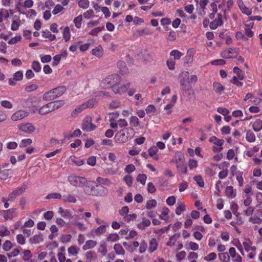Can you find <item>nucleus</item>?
Segmentation results:
<instances>
[{"mask_svg":"<svg viewBox=\"0 0 262 262\" xmlns=\"http://www.w3.org/2000/svg\"><path fill=\"white\" fill-rule=\"evenodd\" d=\"M79 250V248L76 246H71L68 249V251L69 254L73 256L77 255Z\"/></svg>","mask_w":262,"mask_h":262,"instance_id":"32","label":"nucleus"},{"mask_svg":"<svg viewBox=\"0 0 262 262\" xmlns=\"http://www.w3.org/2000/svg\"><path fill=\"white\" fill-rule=\"evenodd\" d=\"M42 37L48 38L50 41H53L56 39L55 35L52 34L49 30H45L42 31Z\"/></svg>","mask_w":262,"mask_h":262,"instance_id":"20","label":"nucleus"},{"mask_svg":"<svg viewBox=\"0 0 262 262\" xmlns=\"http://www.w3.org/2000/svg\"><path fill=\"white\" fill-rule=\"evenodd\" d=\"M90 2L88 0H79L78 5L82 9H87L89 7Z\"/></svg>","mask_w":262,"mask_h":262,"instance_id":"46","label":"nucleus"},{"mask_svg":"<svg viewBox=\"0 0 262 262\" xmlns=\"http://www.w3.org/2000/svg\"><path fill=\"white\" fill-rule=\"evenodd\" d=\"M47 107V104L40 107L38 110L39 114L41 115H45L49 113Z\"/></svg>","mask_w":262,"mask_h":262,"instance_id":"56","label":"nucleus"},{"mask_svg":"<svg viewBox=\"0 0 262 262\" xmlns=\"http://www.w3.org/2000/svg\"><path fill=\"white\" fill-rule=\"evenodd\" d=\"M18 128L25 133H32L35 130V127L30 123L21 124L18 126Z\"/></svg>","mask_w":262,"mask_h":262,"instance_id":"10","label":"nucleus"},{"mask_svg":"<svg viewBox=\"0 0 262 262\" xmlns=\"http://www.w3.org/2000/svg\"><path fill=\"white\" fill-rule=\"evenodd\" d=\"M180 235L174 234L171 237L169 238L168 241L166 243V245L169 247H172L174 245L176 242H177V239L179 238Z\"/></svg>","mask_w":262,"mask_h":262,"instance_id":"21","label":"nucleus"},{"mask_svg":"<svg viewBox=\"0 0 262 262\" xmlns=\"http://www.w3.org/2000/svg\"><path fill=\"white\" fill-rule=\"evenodd\" d=\"M27 188V185L26 184H24L21 187L15 189L13 192L15 194L16 196L20 195L25 191Z\"/></svg>","mask_w":262,"mask_h":262,"instance_id":"36","label":"nucleus"},{"mask_svg":"<svg viewBox=\"0 0 262 262\" xmlns=\"http://www.w3.org/2000/svg\"><path fill=\"white\" fill-rule=\"evenodd\" d=\"M82 16L81 15L78 16L77 17H75L74 19V23L75 24V26L77 28H80L81 25V21H82Z\"/></svg>","mask_w":262,"mask_h":262,"instance_id":"57","label":"nucleus"},{"mask_svg":"<svg viewBox=\"0 0 262 262\" xmlns=\"http://www.w3.org/2000/svg\"><path fill=\"white\" fill-rule=\"evenodd\" d=\"M71 234H62L60 237V242L62 243H67L71 241Z\"/></svg>","mask_w":262,"mask_h":262,"instance_id":"47","label":"nucleus"},{"mask_svg":"<svg viewBox=\"0 0 262 262\" xmlns=\"http://www.w3.org/2000/svg\"><path fill=\"white\" fill-rule=\"evenodd\" d=\"M129 82L124 84L120 86H119L118 84H117L116 86H114L113 91L115 94L121 95L126 92V91L129 88Z\"/></svg>","mask_w":262,"mask_h":262,"instance_id":"7","label":"nucleus"},{"mask_svg":"<svg viewBox=\"0 0 262 262\" xmlns=\"http://www.w3.org/2000/svg\"><path fill=\"white\" fill-rule=\"evenodd\" d=\"M238 6L240 8V10L243 13L247 15H249L251 14V10L249 9L248 8L246 7L243 3H241V4H239Z\"/></svg>","mask_w":262,"mask_h":262,"instance_id":"34","label":"nucleus"},{"mask_svg":"<svg viewBox=\"0 0 262 262\" xmlns=\"http://www.w3.org/2000/svg\"><path fill=\"white\" fill-rule=\"evenodd\" d=\"M130 124L134 126L137 127L139 125V119L136 116H132L129 119Z\"/></svg>","mask_w":262,"mask_h":262,"instance_id":"44","label":"nucleus"},{"mask_svg":"<svg viewBox=\"0 0 262 262\" xmlns=\"http://www.w3.org/2000/svg\"><path fill=\"white\" fill-rule=\"evenodd\" d=\"M233 72L237 75L238 79L243 80L244 78L242 71L237 67L233 68Z\"/></svg>","mask_w":262,"mask_h":262,"instance_id":"42","label":"nucleus"},{"mask_svg":"<svg viewBox=\"0 0 262 262\" xmlns=\"http://www.w3.org/2000/svg\"><path fill=\"white\" fill-rule=\"evenodd\" d=\"M40 57L41 59V61L42 63L49 62L52 59V57H51V55H40Z\"/></svg>","mask_w":262,"mask_h":262,"instance_id":"62","label":"nucleus"},{"mask_svg":"<svg viewBox=\"0 0 262 262\" xmlns=\"http://www.w3.org/2000/svg\"><path fill=\"white\" fill-rule=\"evenodd\" d=\"M158 151L157 147L155 146H153L149 148L148 152L150 157H154L155 156Z\"/></svg>","mask_w":262,"mask_h":262,"instance_id":"59","label":"nucleus"},{"mask_svg":"<svg viewBox=\"0 0 262 262\" xmlns=\"http://www.w3.org/2000/svg\"><path fill=\"white\" fill-rule=\"evenodd\" d=\"M13 78L16 81H20L23 78V73L21 71H18L13 75Z\"/></svg>","mask_w":262,"mask_h":262,"instance_id":"58","label":"nucleus"},{"mask_svg":"<svg viewBox=\"0 0 262 262\" xmlns=\"http://www.w3.org/2000/svg\"><path fill=\"white\" fill-rule=\"evenodd\" d=\"M43 236L41 233L38 232L31 237L29 239V242L31 244H38L43 242Z\"/></svg>","mask_w":262,"mask_h":262,"instance_id":"13","label":"nucleus"},{"mask_svg":"<svg viewBox=\"0 0 262 262\" xmlns=\"http://www.w3.org/2000/svg\"><path fill=\"white\" fill-rule=\"evenodd\" d=\"M12 247V243L9 241H6L3 244V249L6 251H9Z\"/></svg>","mask_w":262,"mask_h":262,"instance_id":"63","label":"nucleus"},{"mask_svg":"<svg viewBox=\"0 0 262 262\" xmlns=\"http://www.w3.org/2000/svg\"><path fill=\"white\" fill-rule=\"evenodd\" d=\"M29 115V113L24 110H19L14 113L11 119L13 121H18L21 120Z\"/></svg>","mask_w":262,"mask_h":262,"instance_id":"9","label":"nucleus"},{"mask_svg":"<svg viewBox=\"0 0 262 262\" xmlns=\"http://www.w3.org/2000/svg\"><path fill=\"white\" fill-rule=\"evenodd\" d=\"M104 29V27H97L96 28L93 29L89 33V35H91L93 36H97L98 33L101 31L102 30Z\"/></svg>","mask_w":262,"mask_h":262,"instance_id":"54","label":"nucleus"},{"mask_svg":"<svg viewBox=\"0 0 262 262\" xmlns=\"http://www.w3.org/2000/svg\"><path fill=\"white\" fill-rule=\"evenodd\" d=\"M223 24L222 20V15L221 13L217 14V17L210 24V28L211 29L215 30L219 26H221Z\"/></svg>","mask_w":262,"mask_h":262,"instance_id":"11","label":"nucleus"},{"mask_svg":"<svg viewBox=\"0 0 262 262\" xmlns=\"http://www.w3.org/2000/svg\"><path fill=\"white\" fill-rule=\"evenodd\" d=\"M16 209L12 208L7 210L4 211V217L6 220L11 219L14 216L15 213Z\"/></svg>","mask_w":262,"mask_h":262,"instance_id":"16","label":"nucleus"},{"mask_svg":"<svg viewBox=\"0 0 262 262\" xmlns=\"http://www.w3.org/2000/svg\"><path fill=\"white\" fill-rule=\"evenodd\" d=\"M114 249L117 255H124L125 254V250L119 244H115L114 246Z\"/></svg>","mask_w":262,"mask_h":262,"instance_id":"23","label":"nucleus"},{"mask_svg":"<svg viewBox=\"0 0 262 262\" xmlns=\"http://www.w3.org/2000/svg\"><path fill=\"white\" fill-rule=\"evenodd\" d=\"M253 129L255 132H258L262 128V121L259 119H256L253 123Z\"/></svg>","mask_w":262,"mask_h":262,"instance_id":"25","label":"nucleus"},{"mask_svg":"<svg viewBox=\"0 0 262 262\" xmlns=\"http://www.w3.org/2000/svg\"><path fill=\"white\" fill-rule=\"evenodd\" d=\"M82 129L86 132H91L96 129V126L92 123V118L89 116L86 117L82 123Z\"/></svg>","mask_w":262,"mask_h":262,"instance_id":"5","label":"nucleus"},{"mask_svg":"<svg viewBox=\"0 0 262 262\" xmlns=\"http://www.w3.org/2000/svg\"><path fill=\"white\" fill-rule=\"evenodd\" d=\"M70 160L77 166H81L83 164V160L79 159L75 156H71Z\"/></svg>","mask_w":262,"mask_h":262,"instance_id":"53","label":"nucleus"},{"mask_svg":"<svg viewBox=\"0 0 262 262\" xmlns=\"http://www.w3.org/2000/svg\"><path fill=\"white\" fill-rule=\"evenodd\" d=\"M85 106L83 103L77 106L75 110L71 113V116L73 118L76 117L79 114L85 110Z\"/></svg>","mask_w":262,"mask_h":262,"instance_id":"17","label":"nucleus"},{"mask_svg":"<svg viewBox=\"0 0 262 262\" xmlns=\"http://www.w3.org/2000/svg\"><path fill=\"white\" fill-rule=\"evenodd\" d=\"M51 103L53 104V109L54 111L55 110H57L62 106H63L64 104V101L63 100H58V101H55L51 102Z\"/></svg>","mask_w":262,"mask_h":262,"instance_id":"38","label":"nucleus"},{"mask_svg":"<svg viewBox=\"0 0 262 262\" xmlns=\"http://www.w3.org/2000/svg\"><path fill=\"white\" fill-rule=\"evenodd\" d=\"M71 34L70 32V28L69 27H66L64 28L63 31V37L65 41H68L70 40Z\"/></svg>","mask_w":262,"mask_h":262,"instance_id":"31","label":"nucleus"},{"mask_svg":"<svg viewBox=\"0 0 262 262\" xmlns=\"http://www.w3.org/2000/svg\"><path fill=\"white\" fill-rule=\"evenodd\" d=\"M190 169H192L198 166L197 161L194 159H190L188 163Z\"/></svg>","mask_w":262,"mask_h":262,"instance_id":"61","label":"nucleus"},{"mask_svg":"<svg viewBox=\"0 0 262 262\" xmlns=\"http://www.w3.org/2000/svg\"><path fill=\"white\" fill-rule=\"evenodd\" d=\"M147 177L145 174H139L137 177V181L144 185L146 182Z\"/></svg>","mask_w":262,"mask_h":262,"instance_id":"51","label":"nucleus"},{"mask_svg":"<svg viewBox=\"0 0 262 262\" xmlns=\"http://www.w3.org/2000/svg\"><path fill=\"white\" fill-rule=\"evenodd\" d=\"M97 182L99 183L100 185H108L111 184L110 180L106 178H103L101 177H98L96 179Z\"/></svg>","mask_w":262,"mask_h":262,"instance_id":"40","label":"nucleus"},{"mask_svg":"<svg viewBox=\"0 0 262 262\" xmlns=\"http://www.w3.org/2000/svg\"><path fill=\"white\" fill-rule=\"evenodd\" d=\"M64 86H58L45 93L43 95V99L46 101L53 100L62 95L66 92Z\"/></svg>","mask_w":262,"mask_h":262,"instance_id":"1","label":"nucleus"},{"mask_svg":"<svg viewBox=\"0 0 262 262\" xmlns=\"http://www.w3.org/2000/svg\"><path fill=\"white\" fill-rule=\"evenodd\" d=\"M117 136L119 137L118 139L119 142H125L128 140V136L126 134L125 130H121Z\"/></svg>","mask_w":262,"mask_h":262,"instance_id":"22","label":"nucleus"},{"mask_svg":"<svg viewBox=\"0 0 262 262\" xmlns=\"http://www.w3.org/2000/svg\"><path fill=\"white\" fill-rule=\"evenodd\" d=\"M175 164L177 171L179 174L187 173V167L185 163L184 157L180 151H177L175 153Z\"/></svg>","mask_w":262,"mask_h":262,"instance_id":"2","label":"nucleus"},{"mask_svg":"<svg viewBox=\"0 0 262 262\" xmlns=\"http://www.w3.org/2000/svg\"><path fill=\"white\" fill-rule=\"evenodd\" d=\"M249 221L253 224H260L262 223V219L259 217H250Z\"/></svg>","mask_w":262,"mask_h":262,"instance_id":"60","label":"nucleus"},{"mask_svg":"<svg viewBox=\"0 0 262 262\" xmlns=\"http://www.w3.org/2000/svg\"><path fill=\"white\" fill-rule=\"evenodd\" d=\"M107 189L101 185H96L94 196H105L107 194Z\"/></svg>","mask_w":262,"mask_h":262,"instance_id":"12","label":"nucleus"},{"mask_svg":"<svg viewBox=\"0 0 262 262\" xmlns=\"http://www.w3.org/2000/svg\"><path fill=\"white\" fill-rule=\"evenodd\" d=\"M157 203L155 200L152 199L147 201L145 207L147 209L149 210L153 208H155Z\"/></svg>","mask_w":262,"mask_h":262,"instance_id":"35","label":"nucleus"},{"mask_svg":"<svg viewBox=\"0 0 262 262\" xmlns=\"http://www.w3.org/2000/svg\"><path fill=\"white\" fill-rule=\"evenodd\" d=\"M97 245V242L93 240H88L86 242L85 244L83 246L82 249L85 251L88 249H92Z\"/></svg>","mask_w":262,"mask_h":262,"instance_id":"18","label":"nucleus"},{"mask_svg":"<svg viewBox=\"0 0 262 262\" xmlns=\"http://www.w3.org/2000/svg\"><path fill=\"white\" fill-rule=\"evenodd\" d=\"M97 104V101L96 99H92L89 100L86 102L84 103L83 104L85 106V108H92Z\"/></svg>","mask_w":262,"mask_h":262,"instance_id":"33","label":"nucleus"},{"mask_svg":"<svg viewBox=\"0 0 262 262\" xmlns=\"http://www.w3.org/2000/svg\"><path fill=\"white\" fill-rule=\"evenodd\" d=\"M92 53L93 55L99 57L102 55V48L100 46H98L96 48L94 49L92 51Z\"/></svg>","mask_w":262,"mask_h":262,"instance_id":"52","label":"nucleus"},{"mask_svg":"<svg viewBox=\"0 0 262 262\" xmlns=\"http://www.w3.org/2000/svg\"><path fill=\"white\" fill-rule=\"evenodd\" d=\"M106 231V226L105 225H101L98 227L95 230V233L97 235H100L104 233Z\"/></svg>","mask_w":262,"mask_h":262,"instance_id":"39","label":"nucleus"},{"mask_svg":"<svg viewBox=\"0 0 262 262\" xmlns=\"http://www.w3.org/2000/svg\"><path fill=\"white\" fill-rule=\"evenodd\" d=\"M186 255V253L184 251H182L176 254V258L178 261H181Z\"/></svg>","mask_w":262,"mask_h":262,"instance_id":"64","label":"nucleus"},{"mask_svg":"<svg viewBox=\"0 0 262 262\" xmlns=\"http://www.w3.org/2000/svg\"><path fill=\"white\" fill-rule=\"evenodd\" d=\"M193 179L196 182V183L198 184L199 186L201 187H203L204 186V182L201 176H196L194 177Z\"/></svg>","mask_w":262,"mask_h":262,"instance_id":"50","label":"nucleus"},{"mask_svg":"<svg viewBox=\"0 0 262 262\" xmlns=\"http://www.w3.org/2000/svg\"><path fill=\"white\" fill-rule=\"evenodd\" d=\"M61 195L59 193L55 192L49 194L46 197V199H61Z\"/></svg>","mask_w":262,"mask_h":262,"instance_id":"45","label":"nucleus"},{"mask_svg":"<svg viewBox=\"0 0 262 262\" xmlns=\"http://www.w3.org/2000/svg\"><path fill=\"white\" fill-rule=\"evenodd\" d=\"M62 200L64 202L67 203H75L76 202V199L75 196L69 194L68 195H64L62 197Z\"/></svg>","mask_w":262,"mask_h":262,"instance_id":"24","label":"nucleus"},{"mask_svg":"<svg viewBox=\"0 0 262 262\" xmlns=\"http://www.w3.org/2000/svg\"><path fill=\"white\" fill-rule=\"evenodd\" d=\"M226 195L228 198L233 199L235 197L236 192V190L233 189V187L231 186H227L225 190Z\"/></svg>","mask_w":262,"mask_h":262,"instance_id":"15","label":"nucleus"},{"mask_svg":"<svg viewBox=\"0 0 262 262\" xmlns=\"http://www.w3.org/2000/svg\"><path fill=\"white\" fill-rule=\"evenodd\" d=\"M253 25V23H251L249 25H245V34L248 37H251L253 35V32L251 31L250 27H252Z\"/></svg>","mask_w":262,"mask_h":262,"instance_id":"29","label":"nucleus"},{"mask_svg":"<svg viewBox=\"0 0 262 262\" xmlns=\"http://www.w3.org/2000/svg\"><path fill=\"white\" fill-rule=\"evenodd\" d=\"M10 232L5 226L0 227V236H5L9 235Z\"/></svg>","mask_w":262,"mask_h":262,"instance_id":"49","label":"nucleus"},{"mask_svg":"<svg viewBox=\"0 0 262 262\" xmlns=\"http://www.w3.org/2000/svg\"><path fill=\"white\" fill-rule=\"evenodd\" d=\"M158 246V241L156 238H151L149 242L148 251L149 253H152L155 251Z\"/></svg>","mask_w":262,"mask_h":262,"instance_id":"14","label":"nucleus"},{"mask_svg":"<svg viewBox=\"0 0 262 262\" xmlns=\"http://www.w3.org/2000/svg\"><path fill=\"white\" fill-rule=\"evenodd\" d=\"M84 186L83 191L86 194L92 196L95 195L96 190V183L95 182L88 181L86 180V183Z\"/></svg>","mask_w":262,"mask_h":262,"instance_id":"6","label":"nucleus"},{"mask_svg":"<svg viewBox=\"0 0 262 262\" xmlns=\"http://www.w3.org/2000/svg\"><path fill=\"white\" fill-rule=\"evenodd\" d=\"M213 89L217 93H221L225 89L224 87L219 82H214Z\"/></svg>","mask_w":262,"mask_h":262,"instance_id":"27","label":"nucleus"},{"mask_svg":"<svg viewBox=\"0 0 262 262\" xmlns=\"http://www.w3.org/2000/svg\"><path fill=\"white\" fill-rule=\"evenodd\" d=\"M147 248V244L145 240H142L140 243L139 252L142 254L144 253Z\"/></svg>","mask_w":262,"mask_h":262,"instance_id":"30","label":"nucleus"},{"mask_svg":"<svg viewBox=\"0 0 262 262\" xmlns=\"http://www.w3.org/2000/svg\"><path fill=\"white\" fill-rule=\"evenodd\" d=\"M150 221L147 218L144 217L142 218V222L138 225V227L142 230H144L145 227H148L150 225Z\"/></svg>","mask_w":262,"mask_h":262,"instance_id":"19","label":"nucleus"},{"mask_svg":"<svg viewBox=\"0 0 262 262\" xmlns=\"http://www.w3.org/2000/svg\"><path fill=\"white\" fill-rule=\"evenodd\" d=\"M246 139L249 142H253L255 141V134L251 130H248L246 132Z\"/></svg>","mask_w":262,"mask_h":262,"instance_id":"26","label":"nucleus"},{"mask_svg":"<svg viewBox=\"0 0 262 262\" xmlns=\"http://www.w3.org/2000/svg\"><path fill=\"white\" fill-rule=\"evenodd\" d=\"M186 209L185 206L182 203H180L178 204V206L176 209V213L179 215L181 214V213L185 211Z\"/></svg>","mask_w":262,"mask_h":262,"instance_id":"37","label":"nucleus"},{"mask_svg":"<svg viewBox=\"0 0 262 262\" xmlns=\"http://www.w3.org/2000/svg\"><path fill=\"white\" fill-rule=\"evenodd\" d=\"M32 68L36 72H39L41 71V65L38 61H33L31 65Z\"/></svg>","mask_w":262,"mask_h":262,"instance_id":"41","label":"nucleus"},{"mask_svg":"<svg viewBox=\"0 0 262 262\" xmlns=\"http://www.w3.org/2000/svg\"><path fill=\"white\" fill-rule=\"evenodd\" d=\"M68 181L73 186L82 187L86 183V179L82 177L71 175L68 177Z\"/></svg>","mask_w":262,"mask_h":262,"instance_id":"4","label":"nucleus"},{"mask_svg":"<svg viewBox=\"0 0 262 262\" xmlns=\"http://www.w3.org/2000/svg\"><path fill=\"white\" fill-rule=\"evenodd\" d=\"M170 55L173 56L174 59H179L183 54L177 50H173L171 51Z\"/></svg>","mask_w":262,"mask_h":262,"instance_id":"48","label":"nucleus"},{"mask_svg":"<svg viewBox=\"0 0 262 262\" xmlns=\"http://www.w3.org/2000/svg\"><path fill=\"white\" fill-rule=\"evenodd\" d=\"M120 106V102L118 100L112 101L109 104V107L112 109H116Z\"/></svg>","mask_w":262,"mask_h":262,"instance_id":"55","label":"nucleus"},{"mask_svg":"<svg viewBox=\"0 0 262 262\" xmlns=\"http://www.w3.org/2000/svg\"><path fill=\"white\" fill-rule=\"evenodd\" d=\"M221 56L224 58H233L237 56L236 51L235 49L230 48L223 51Z\"/></svg>","mask_w":262,"mask_h":262,"instance_id":"8","label":"nucleus"},{"mask_svg":"<svg viewBox=\"0 0 262 262\" xmlns=\"http://www.w3.org/2000/svg\"><path fill=\"white\" fill-rule=\"evenodd\" d=\"M121 81V78L118 74H112L102 81L101 86L105 89L111 88L113 90L114 86H116Z\"/></svg>","mask_w":262,"mask_h":262,"instance_id":"3","label":"nucleus"},{"mask_svg":"<svg viewBox=\"0 0 262 262\" xmlns=\"http://www.w3.org/2000/svg\"><path fill=\"white\" fill-rule=\"evenodd\" d=\"M209 141L218 146H222L224 142L223 140L217 139L215 136L211 137L210 138Z\"/></svg>","mask_w":262,"mask_h":262,"instance_id":"28","label":"nucleus"},{"mask_svg":"<svg viewBox=\"0 0 262 262\" xmlns=\"http://www.w3.org/2000/svg\"><path fill=\"white\" fill-rule=\"evenodd\" d=\"M219 257L220 260L224 262H229L230 260V257L227 252L220 253Z\"/></svg>","mask_w":262,"mask_h":262,"instance_id":"43","label":"nucleus"}]
</instances>
